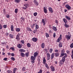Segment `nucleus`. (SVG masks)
<instances>
[{"instance_id":"1","label":"nucleus","mask_w":73,"mask_h":73,"mask_svg":"<svg viewBox=\"0 0 73 73\" xmlns=\"http://www.w3.org/2000/svg\"><path fill=\"white\" fill-rule=\"evenodd\" d=\"M67 57V55H65V56H64L62 58V60H61L60 61V64H64V62L65 60V58H66Z\"/></svg>"},{"instance_id":"2","label":"nucleus","mask_w":73,"mask_h":73,"mask_svg":"<svg viewBox=\"0 0 73 73\" xmlns=\"http://www.w3.org/2000/svg\"><path fill=\"white\" fill-rule=\"evenodd\" d=\"M65 53V51L64 50H62V52H61L60 57H62V56L65 55V56H67V54L66 53Z\"/></svg>"},{"instance_id":"3","label":"nucleus","mask_w":73,"mask_h":73,"mask_svg":"<svg viewBox=\"0 0 73 73\" xmlns=\"http://www.w3.org/2000/svg\"><path fill=\"white\" fill-rule=\"evenodd\" d=\"M71 36V35H66V36L65 37L67 39V40H69L70 39V37Z\"/></svg>"},{"instance_id":"4","label":"nucleus","mask_w":73,"mask_h":73,"mask_svg":"<svg viewBox=\"0 0 73 73\" xmlns=\"http://www.w3.org/2000/svg\"><path fill=\"white\" fill-rule=\"evenodd\" d=\"M66 8L68 9V10H70L71 9V7L68 4H67L65 5Z\"/></svg>"},{"instance_id":"5","label":"nucleus","mask_w":73,"mask_h":73,"mask_svg":"<svg viewBox=\"0 0 73 73\" xmlns=\"http://www.w3.org/2000/svg\"><path fill=\"white\" fill-rule=\"evenodd\" d=\"M46 22V19H42V23H43L44 25H45V23Z\"/></svg>"},{"instance_id":"6","label":"nucleus","mask_w":73,"mask_h":73,"mask_svg":"<svg viewBox=\"0 0 73 73\" xmlns=\"http://www.w3.org/2000/svg\"><path fill=\"white\" fill-rule=\"evenodd\" d=\"M32 40L33 42H36L37 41V38H32Z\"/></svg>"},{"instance_id":"7","label":"nucleus","mask_w":73,"mask_h":73,"mask_svg":"<svg viewBox=\"0 0 73 73\" xmlns=\"http://www.w3.org/2000/svg\"><path fill=\"white\" fill-rule=\"evenodd\" d=\"M36 57H35L34 56H32L31 57V60L32 61H35V60H36Z\"/></svg>"},{"instance_id":"8","label":"nucleus","mask_w":73,"mask_h":73,"mask_svg":"<svg viewBox=\"0 0 73 73\" xmlns=\"http://www.w3.org/2000/svg\"><path fill=\"white\" fill-rule=\"evenodd\" d=\"M61 39H62V35H61V34H60V37L58 38L57 40L58 41V42H59V41H60V40H61Z\"/></svg>"},{"instance_id":"9","label":"nucleus","mask_w":73,"mask_h":73,"mask_svg":"<svg viewBox=\"0 0 73 73\" xmlns=\"http://www.w3.org/2000/svg\"><path fill=\"white\" fill-rule=\"evenodd\" d=\"M48 9H49V11H50V12L51 13H52L53 12V10L52 9V7H49L48 8Z\"/></svg>"},{"instance_id":"10","label":"nucleus","mask_w":73,"mask_h":73,"mask_svg":"<svg viewBox=\"0 0 73 73\" xmlns=\"http://www.w3.org/2000/svg\"><path fill=\"white\" fill-rule=\"evenodd\" d=\"M50 68L52 72H54V71H55V69L54 68V67H53V66H51Z\"/></svg>"},{"instance_id":"11","label":"nucleus","mask_w":73,"mask_h":73,"mask_svg":"<svg viewBox=\"0 0 73 73\" xmlns=\"http://www.w3.org/2000/svg\"><path fill=\"white\" fill-rule=\"evenodd\" d=\"M38 53L37 52H35L34 53V57H37V56H38Z\"/></svg>"},{"instance_id":"12","label":"nucleus","mask_w":73,"mask_h":73,"mask_svg":"<svg viewBox=\"0 0 73 73\" xmlns=\"http://www.w3.org/2000/svg\"><path fill=\"white\" fill-rule=\"evenodd\" d=\"M22 72H25L26 70V68L25 67H23L22 69Z\"/></svg>"},{"instance_id":"13","label":"nucleus","mask_w":73,"mask_h":73,"mask_svg":"<svg viewBox=\"0 0 73 73\" xmlns=\"http://www.w3.org/2000/svg\"><path fill=\"white\" fill-rule=\"evenodd\" d=\"M19 51L21 52H25V50L23 49H21L19 50Z\"/></svg>"},{"instance_id":"14","label":"nucleus","mask_w":73,"mask_h":73,"mask_svg":"<svg viewBox=\"0 0 73 73\" xmlns=\"http://www.w3.org/2000/svg\"><path fill=\"white\" fill-rule=\"evenodd\" d=\"M41 46L42 48H44L45 47V44L44 43H42L41 44Z\"/></svg>"},{"instance_id":"15","label":"nucleus","mask_w":73,"mask_h":73,"mask_svg":"<svg viewBox=\"0 0 73 73\" xmlns=\"http://www.w3.org/2000/svg\"><path fill=\"white\" fill-rule=\"evenodd\" d=\"M60 55V54L57 52L55 53V57H58Z\"/></svg>"},{"instance_id":"16","label":"nucleus","mask_w":73,"mask_h":73,"mask_svg":"<svg viewBox=\"0 0 73 73\" xmlns=\"http://www.w3.org/2000/svg\"><path fill=\"white\" fill-rule=\"evenodd\" d=\"M43 9L44 13H47V9H46V8L44 7Z\"/></svg>"},{"instance_id":"17","label":"nucleus","mask_w":73,"mask_h":73,"mask_svg":"<svg viewBox=\"0 0 73 73\" xmlns=\"http://www.w3.org/2000/svg\"><path fill=\"white\" fill-rule=\"evenodd\" d=\"M34 2L35 4V5H38V2H37L36 0H34Z\"/></svg>"},{"instance_id":"18","label":"nucleus","mask_w":73,"mask_h":73,"mask_svg":"<svg viewBox=\"0 0 73 73\" xmlns=\"http://www.w3.org/2000/svg\"><path fill=\"white\" fill-rule=\"evenodd\" d=\"M54 53L52 54L51 55V59H53L54 58Z\"/></svg>"},{"instance_id":"19","label":"nucleus","mask_w":73,"mask_h":73,"mask_svg":"<svg viewBox=\"0 0 73 73\" xmlns=\"http://www.w3.org/2000/svg\"><path fill=\"white\" fill-rule=\"evenodd\" d=\"M21 57H24L25 56V54L23 52H21Z\"/></svg>"},{"instance_id":"20","label":"nucleus","mask_w":73,"mask_h":73,"mask_svg":"<svg viewBox=\"0 0 73 73\" xmlns=\"http://www.w3.org/2000/svg\"><path fill=\"white\" fill-rule=\"evenodd\" d=\"M17 46L20 49V48H21V47H22L21 45L20 44H18Z\"/></svg>"},{"instance_id":"21","label":"nucleus","mask_w":73,"mask_h":73,"mask_svg":"<svg viewBox=\"0 0 73 73\" xmlns=\"http://www.w3.org/2000/svg\"><path fill=\"white\" fill-rule=\"evenodd\" d=\"M17 70V68H15L13 69V73H15L16 72V70Z\"/></svg>"},{"instance_id":"22","label":"nucleus","mask_w":73,"mask_h":73,"mask_svg":"<svg viewBox=\"0 0 73 73\" xmlns=\"http://www.w3.org/2000/svg\"><path fill=\"white\" fill-rule=\"evenodd\" d=\"M63 20L64 23H65V24H66V23H68V21H67V20L66 19L64 18L63 19Z\"/></svg>"},{"instance_id":"23","label":"nucleus","mask_w":73,"mask_h":73,"mask_svg":"<svg viewBox=\"0 0 73 73\" xmlns=\"http://www.w3.org/2000/svg\"><path fill=\"white\" fill-rule=\"evenodd\" d=\"M35 25V29H38V28H39V26H38V25Z\"/></svg>"},{"instance_id":"24","label":"nucleus","mask_w":73,"mask_h":73,"mask_svg":"<svg viewBox=\"0 0 73 73\" xmlns=\"http://www.w3.org/2000/svg\"><path fill=\"white\" fill-rule=\"evenodd\" d=\"M65 17L67 20H70V18L69 17L66 16Z\"/></svg>"},{"instance_id":"25","label":"nucleus","mask_w":73,"mask_h":73,"mask_svg":"<svg viewBox=\"0 0 73 73\" xmlns=\"http://www.w3.org/2000/svg\"><path fill=\"white\" fill-rule=\"evenodd\" d=\"M19 36H20V35H17V36L16 38V39H17V40H20V38H19Z\"/></svg>"},{"instance_id":"26","label":"nucleus","mask_w":73,"mask_h":73,"mask_svg":"<svg viewBox=\"0 0 73 73\" xmlns=\"http://www.w3.org/2000/svg\"><path fill=\"white\" fill-rule=\"evenodd\" d=\"M64 26L66 28H68V27H69V25H67L65 23L64 25Z\"/></svg>"},{"instance_id":"27","label":"nucleus","mask_w":73,"mask_h":73,"mask_svg":"<svg viewBox=\"0 0 73 73\" xmlns=\"http://www.w3.org/2000/svg\"><path fill=\"white\" fill-rule=\"evenodd\" d=\"M16 30L17 32H20V29L17 28H16Z\"/></svg>"},{"instance_id":"28","label":"nucleus","mask_w":73,"mask_h":73,"mask_svg":"<svg viewBox=\"0 0 73 73\" xmlns=\"http://www.w3.org/2000/svg\"><path fill=\"white\" fill-rule=\"evenodd\" d=\"M27 29L28 31H30V32H32V30H31V29L30 28L27 27Z\"/></svg>"},{"instance_id":"29","label":"nucleus","mask_w":73,"mask_h":73,"mask_svg":"<svg viewBox=\"0 0 73 73\" xmlns=\"http://www.w3.org/2000/svg\"><path fill=\"white\" fill-rule=\"evenodd\" d=\"M11 30L12 31H13V25H11Z\"/></svg>"},{"instance_id":"30","label":"nucleus","mask_w":73,"mask_h":73,"mask_svg":"<svg viewBox=\"0 0 73 73\" xmlns=\"http://www.w3.org/2000/svg\"><path fill=\"white\" fill-rule=\"evenodd\" d=\"M59 47H62V43H61V42H60L59 43Z\"/></svg>"},{"instance_id":"31","label":"nucleus","mask_w":73,"mask_h":73,"mask_svg":"<svg viewBox=\"0 0 73 73\" xmlns=\"http://www.w3.org/2000/svg\"><path fill=\"white\" fill-rule=\"evenodd\" d=\"M25 55L26 57H28L29 56V52H27V53H26Z\"/></svg>"},{"instance_id":"32","label":"nucleus","mask_w":73,"mask_h":73,"mask_svg":"<svg viewBox=\"0 0 73 73\" xmlns=\"http://www.w3.org/2000/svg\"><path fill=\"white\" fill-rule=\"evenodd\" d=\"M20 1V0H15V2L17 3H19Z\"/></svg>"},{"instance_id":"33","label":"nucleus","mask_w":73,"mask_h":73,"mask_svg":"<svg viewBox=\"0 0 73 73\" xmlns=\"http://www.w3.org/2000/svg\"><path fill=\"white\" fill-rule=\"evenodd\" d=\"M36 24H37L36 23H35L32 25L31 26V28H34V26H35V25H36Z\"/></svg>"},{"instance_id":"34","label":"nucleus","mask_w":73,"mask_h":73,"mask_svg":"<svg viewBox=\"0 0 73 73\" xmlns=\"http://www.w3.org/2000/svg\"><path fill=\"white\" fill-rule=\"evenodd\" d=\"M53 29L55 31H57V29H56V28L54 27H53Z\"/></svg>"},{"instance_id":"35","label":"nucleus","mask_w":73,"mask_h":73,"mask_svg":"<svg viewBox=\"0 0 73 73\" xmlns=\"http://www.w3.org/2000/svg\"><path fill=\"white\" fill-rule=\"evenodd\" d=\"M27 45L28 47H31V44L29 43H28L27 44Z\"/></svg>"},{"instance_id":"36","label":"nucleus","mask_w":73,"mask_h":73,"mask_svg":"<svg viewBox=\"0 0 73 73\" xmlns=\"http://www.w3.org/2000/svg\"><path fill=\"white\" fill-rule=\"evenodd\" d=\"M23 6H25L26 7H29V5H28V4H26L25 5H24Z\"/></svg>"},{"instance_id":"37","label":"nucleus","mask_w":73,"mask_h":73,"mask_svg":"<svg viewBox=\"0 0 73 73\" xmlns=\"http://www.w3.org/2000/svg\"><path fill=\"white\" fill-rule=\"evenodd\" d=\"M18 11V9H16L15 10V13H17Z\"/></svg>"},{"instance_id":"38","label":"nucleus","mask_w":73,"mask_h":73,"mask_svg":"<svg viewBox=\"0 0 73 73\" xmlns=\"http://www.w3.org/2000/svg\"><path fill=\"white\" fill-rule=\"evenodd\" d=\"M46 60L45 59H44L43 60V62L44 64H45V63H46Z\"/></svg>"},{"instance_id":"39","label":"nucleus","mask_w":73,"mask_h":73,"mask_svg":"<svg viewBox=\"0 0 73 73\" xmlns=\"http://www.w3.org/2000/svg\"><path fill=\"white\" fill-rule=\"evenodd\" d=\"M10 49H11V50H13V51H15V48H14L11 47L10 48Z\"/></svg>"},{"instance_id":"40","label":"nucleus","mask_w":73,"mask_h":73,"mask_svg":"<svg viewBox=\"0 0 73 73\" xmlns=\"http://www.w3.org/2000/svg\"><path fill=\"white\" fill-rule=\"evenodd\" d=\"M11 58V59L13 61H15V59L13 57H12Z\"/></svg>"},{"instance_id":"41","label":"nucleus","mask_w":73,"mask_h":73,"mask_svg":"<svg viewBox=\"0 0 73 73\" xmlns=\"http://www.w3.org/2000/svg\"><path fill=\"white\" fill-rule=\"evenodd\" d=\"M45 66L46 67V68H47V69H49V66H48L47 64H45Z\"/></svg>"},{"instance_id":"42","label":"nucleus","mask_w":73,"mask_h":73,"mask_svg":"<svg viewBox=\"0 0 73 73\" xmlns=\"http://www.w3.org/2000/svg\"><path fill=\"white\" fill-rule=\"evenodd\" d=\"M52 51H53V49H52V48H50L49 50L50 53H52Z\"/></svg>"},{"instance_id":"43","label":"nucleus","mask_w":73,"mask_h":73,"mask_svg":"<svg viewBox=\"0 0 73 73\" xmlns=\"http://www.w3.org/2000/svg\"><path fill=\"white\" fill-rule=\"evenodd\" d=\"M37 15V13H34V15L35 16H36Z\"/></svg>"},{"instance_id":"44","label":"nucleus","mask_w":73,"mask_h":73,"mask_svg":"<svg viewBox=\"0 0 73 73\" xmlns=\"http://www.w3.org/2000/svg\"><path fill=\"white\" fill-rule=\"evenodd\" d=\"M70 47L71 48H73V43H72L70 46Z\"/></svg>"},{"instance_id":"45","label":"nucleus","mask_w":73,"mask_h":73,"mask_svg":"<svg viewBox=\"0 0 73 73\" xmlns=\"http://www.w3.org/2000/svg\"><path fill=\"white\" fill-rule=\"evenodd\" d=\"M42 70H40V71L38 72V73H42Z\"/></svg>"},{"instance_id":"46","label":"nucleus","mask_w":73,"mask_h":73,"mask_svg":"<svg viewBox=\"0 0 73 73\" xmlns=\"http://www.w3.org/2000/svg\"><path fill=\"white\" fill-rule=\"evenodd\" d=\"M46 37H49V34L47 33H46Z\"/></svg>"},{"instance_id":"47","label":"nucleus","mask_w":73,"mask_h":73,"mask_svg":"<svg viewBox=\"0 0 73 73\" xmlns=\"http://www.w3.org/2000/svg\"><path fill=\"white\" fill-rule=\"evenodd\" d=\"M8 73H13V72L11 71L8 70L7 71Z\"/></svg>"},{"instance_id":"48","label":"nucleus","mask_w":73,"mask_h":73,"mask_svg":"<svg viewBox=\"0 0 73 73\" xmlns=\"http://www.w3.org/2000/svg\"><path fill=\"white\" fill-rule=\"evenodd\" d=\"M47 57H50V54H49V53H47Z\"/></svg>"},{"instance_id":"49","label":"nucleus","mask_w":73,"mask_h":73,"mask_svg":"<svg viewBox=\"0 0 73 73\" xmlns=\"http://www.w3.org/2000/svg\"><path fill=\"white\" fill-rule=\"evenodd\" d=\"M9 36L10 38H13V35H12L10 34L9 35Z\"/></svg>"},{"instance_id":"50","label":"nucleus","mask_w":73,"mask_h":73,"mask_svg":"<svg viewBox=\"0 0 73 73\" xmlns=\"http://www.w3.org/2000/svg\"><path fill=\"white\" fill-rule=\"evenodd\" d=\"M38 60L39 61L38 62V64H41V63L40 62V59L38 58Z\"/></svg>"},{"instance_id":"51","label":"nucleus","mask_w":73,"mask_h":73,"mask_svg":"<svg viewBox=\"0 0 73 73\" xmlns=\"http://www.w3.org/2000/svg\"><path fill=\"white\" fill-rule=\"evenodd\" d=\"M11 55L12 56L14 57V56H15V54H14L13 53H12L11 54Z\"/></svg>"},{"instance_id":"52","label":"nucleus","mask_w":73,"mask_h":73,"mask_svg":"<svg viewBox=\"0 0 73 73\" xmlns=\"http://www.w3.org/2000/svg\"><path fill=\"white\" fill-rule=\"evenodd\" d=\"M7 25H4L3 26V28H7Z\"/></svg>"},{"instance_id":"53","label":"nucleus","mask_w":73,"mask_h":73,"mask_svg":"<svg viewBox=\"0 0 73 73\" xmlns=\"http://www.w3.org/2000/svg\"><path fill=\"white\" fill-rule=\"evenodd\" d=\"M55 52L56 53H57V52H58V50H55Z\"/></svg>"},{"instance_id":"54","label":"nucleus","mask_w":73,"mask_h":73,"mask_svg":"<svg viewBox=\"0 0 73 73\" xmlns=\"http://www.w3.org/2000/svg\"><path fill=\"white\" fill-rule=\"evenodd\" d=\"M21 19H22V20H23V21H24L25 20H24V18L22 17H21Z\"/></svg>"},{"instance_id":"55","label":"nucleus","mask_w":73,"mask_h":73,"mask_svg":"<svg viewBox=\"0 0 73 73\" xmlns=\"http://www.w3.org/2000/svg\"><path fill=\"white\" fill-rule=\"evenodd\" d=\"M31 62L32 64H33V63H35V60L31 61Z\"/></svg>"},{"instance_id":"56","label":"nucleus","mask_w":73,"mask_h":73,"mask_svg":"<svg viewBox=\"0 0 73 73\" xmlns=\"http://www.w3.org/2000/svg\"><path fill=\"white\" fill-rule=\"evenodd\" d=\"M21 42L22 44H24V40H21Z\"/></svg>"},{"instance_id":"57","label":"nucleus","mask_w":73,"mask_h":73,"mask_svg":"<svg viewBox=\"0 0 73 73\" xmlns=\"http://www.w3.org/2000/svg\"><path fill=\"white\" fill-rule=\"evenodd\" d=\"M53 36H54V37H56V33H54Z\"/></svg>"},{"instance_id":"58","label":"nucleus","mask_w":73,"mask_h":73,"mask_svg":"<svg viewBox=\"0 0 73 73\" xmlns=\"http://www.w3.org/2000/svg\"><path fill=\"white\" fill-rule=\"evenodd\" d=\"M6 16L7 18H9V15H6Z\"/></svg>"},{"instance_id":"59","label":"nucleus","mask_w":73,"mask_h":73,"mask_svg":"<svg viewBox=\"0 0 73 73\" xmlns=\"http://www.w3.org/2000/svg\"><path fill=\"white\" fill-rule=\"evenodd\" d=\"M2 29V26L0 24V29Z\"/></svg>"},{"instance_id":"60","label":"nucleus","mask_w":73,"mask_h":73,"mask_svg":"<svg viewBox=\"0 0 73 73\" xmlns=\"http://www.w3.org/2000/svg\"><path fill=\"white\" fill-rule=\"evenodd\" d=\"M66 53L67 54H68V53H70V51H66Z\"/></svg>"},{"instance_id":"61","label":"nucleus","mask_w":73,"mask_h":73,"mask_svg":"<svg viewBox=\"0 0 73 73\" xmlns=\"http://www.w3.org/2000/svg\"><path fill=\"white\" fill-rule=\"evenodd\" d=\"M23 9H27V7H23Z\"/></svg>"},{"instance_id":"62","label":"nucleus","mask_w":73,"mask_h":73,"mask_svg":"<svg viewBox=\"0 0 73 73\" xmlns=\"http://www.w3.org/2000/svg\"><path fill=\"white\" fill-rule=\"evenodd\" d=\"M7 60V58H5L4 59V61H6Z\"/></svg>"},{"instance_id":"63","label":"nucleus","mask_w":73,"mask_h":73,"mask_svg":"<svg viewBox=\"0 0 73 73\" xmlns=\"http://www.w3.org/2000/svg\"><path fill=\"white\" fill-rule=\"evenodd\" d=\"M5 43V42H3L2 43V45H4Z\"/></svg>"},{"instance_id":"64","label":"nucleus","mask_w":73,"mask_h":73,"mask_svg":"<svg viewBox=\"0 0 73 73\" xmlns=\"http://www.w3.org/2000/svg\"><path fill=\"white\" fill-rule=\"evenodd\" d=\"M71 57L73 59V55H71Z\"/></svg>"}]
</instances>
